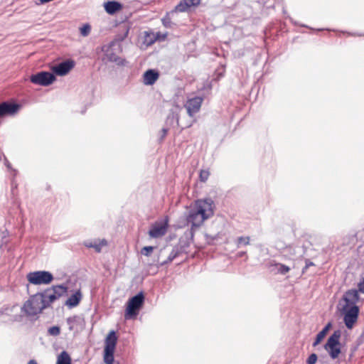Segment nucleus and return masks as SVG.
<instances>
[{"mask_svg": "<svg viewBox=\"0 0 364 364\" xmlns=\"http://www.w3.org/2000/svg\"><path fill=\"white\" fill-rule=\"evenodd\" d=\"M44 299L41 292L31 295L23 304L21 311L27 316H34L42 312L46 308H43Z\"/></svg>", "mask_w": 364, "mask_h": 364, "instance_id": "obj_1", "label": "nucleus"}, {"mask_svg": "<svg viewBox=\"0 0 364 364\" xmlns=\"http://www.w3.org/2000/svg\"><path fill=\"white\" fill-rule=\"evenodd\" d=\"M341 331L340 330L335 331L333 334L328 338L323 348L328 352L330 358L333 360L336 359L341 352L340 338Z\"/></svg>", "mask_w": 364, "mask_h": 364, "instance_id": "obj_2", "label": "nucleus"}, {"mask_svg": "<svg viewBox=\"0 0 364 364\" xmlns=\"http://www.w3.org/2000/svg\"><path fill=\"white\" fill-rule=\"evenodd\" d=\"M67 291V287L64 285H55L48 288L41 292L44 299L43 308H48L55 300L58 299Z\"/></svg>", "mask_w": 364, "mask_h": 364, "instance_id": "obj_3", "label": "nucleus"}, {"mask_svg": "<svg viewBox=\"0 0 364 364\" xmlns=\"http://www.w3.org/2000/svg\"><path fill=\"white\" fill-rule=\"evenodd\" d=\"M144 296L142 292H139L132 297L127 304L126 311L124 314L125 319H130L138 315L139 310L143 305Z\"/></svg>", "mask_w": 364, "mask_h": 364, "instance_id": "obj_4", "label": "nucleus"}, {"mask_svg": "<svg viewBox=\"0 0 364 364\" xmlns=\"http://www.w3.org/2000/svg\"><path fill=\"white\" fill-rule=\"evenodd\" d=\"M28 281L35 285L48 284L53 280V274L48 271H36L27 274Z\"/></svg>", "mask_w": 364, "mask_h": 364, "instance_id": "obj_5", "label": "nucleus"}, {"mask_svg": "<svg viewBox=\"0 0 364 364\" xmlns=\"http://www.w3.org/2000/svg\"><path fill=\"white\" fill-rule=\"evenodd\" d=\"M204 214V212L202 213V209H197L194 205L186 216V222L191 225L192 228H198L207 220Z\"/></svg>", "mask_w": 364, "mask_h": 364, "instance_id": "obj_6", "label": "nucleus"}, {"mask_svg": "<svg viewBox=\"0 0 364 364\" xmlns=\"http://www.w3.org/2000/svg\"><path fill=\"white\" fill-rule=\"evenodd\" d=\"M32 83L42 86H48L55 80V76L53 73L42 71L30 77Z\"/></svg>", "mask_w": 364, "mask_h": 364, "instance_id": "obj_7", "label": "nucleus"}, {"mask_svg": "<svg viewBox=\"0 0 364 364\" xmlns=\"http://www.w3.org/2000/svg\"><path fill=\"white\" fill-rule=\"evenodd\" d=\"M342 311L344 314L343 321L346 326L351 329L354 323L357 321L359 315V308L358 306L350 307H342Z\"/></svg>", "mask_w": 364, "mask_h": 364, "instance_id": "obj_8", "label": "nucleus"}, {"mask_svg": "<svg viewBox=\"0 0 364 364\" xmlns=\"http://www.w3.org/2000/svg\"><path fill=\"white\" fill-rule=\"evenodd\" d=\"M194 205L197 209H202V213H205L204 217L207 219L213 216L215 207L211 198L198 199L195 201Z\"/></svg>", "mask_w": 364, "mask_h": 364, "instance_id": "obj_9", "label": "nucleus"}, {"mask_svg": "<svg viewBox=\"0 0 364 364\" xmlns=\"http://www.w3.org/2000/svg\"><path fill=\"white\" fill-rule=\"evenodd\" d=\"M203 99L201 97H194L187 100L185 107L187 109L188 114L193 117L195 114L200 111Z\"/></svg>", "mask_w": 364, "mask_h": 364, "instance_id": "obj_10", "label": "nucleus"}, {"mask_svg": "<svg viewBox=\"0 0 364 364\" xmlns=\"http://www.w3.org/2000/svg\"><path fill=\"white\" fill-rule=\"evenodd\" d=\"M359 299L358 291L355 289H349L345 292L342 300L345 301V304L343 307L346 309L353 306H357L356 303Z\"/></svg>", "mask_w": 364, "mask_h": 364, "instance_id": "obj_11", "label": "nucleus"}, {"mask_svg": "<svg viewBox=\"0 0 364 364\" xmlns=\"http://www.w3.org/2000/svg\"><path fill=\"white\" fill-rule=\"evenodd\" d=\"M75 65L73 60H65L52 68L53 72L58 75L63 76L66 75Z\"/></svg>", "mask_w": 364, "mask_h": 364, "instance_id": "obj_12", "label": "nucleus"}, {"mask_svg": "<svg viewBox=\"0 0 364 364\" xmlns=\"http://www.w3.org/2000/svg\"><path fill=\"white\" fill-rule=\"evenodd\" d=\"M20 105L16 103L3 102L0 103V117L7 114H14L20 109Z\"/></svg>", "mask_w": 364, "mask_h": 364, "instance_id": "obj_13", "label": "nucleus"}, {"mask_svg": "<svg viewBox=\"0 0 364 364\" xmlns=\"http://www.w3.org/2000/svg\"><path fill=\"white\" fill-rule=\"evenodd\" d=\"M167 231V224L165 223H155L152 225L149 231L150 237L157 238L164 236Z\"/></svg>", "mask_w": 364, "mask_h": 364, "instance_id": "obj_14", "label": "nucleus"}, {"mask_svg": "<svg viewBox=\"0 0 364 364\" xmlns=\"http://www.w3.org/2000/svg\"><path fill=\"white\" fill-rule=\"evenodd\" d=\"M201 0H180L179 3L175 6L174 11L176 12H186L191 6H198Z\"/></svg>", "mask_w": 364, "mask_h": 364, "instance_id": "obj_15", "label": "nucleus"}, {"mask_svg": "<svg viewBox=\"0 0 364 364\" xmlns=\"http://www.w3.org/2000/svg\"><path fill=\"white\" fill-rule=\"evenodd\" d=\"M159 77V74L158 71L153 69H149L144 73L143 82L146 85H152L158 80Z\"/></svg>", "mask_w": 364, "mask_h": 364, "instance_id": "obj_16", "label": "nucleus"}, {"mask_svg": "<svg viewBox=\"0 0 364 364\" xmlns=\"http://www.w3.org/2000/svg\"><path fill=\"white\" fill-rule=\"evenodd\" d=\"M105 56L108 61L114 62L118 65H124L126 63V60L119 57L111 47L106 50Z\"/></svg>", "mask_w": 364, "mask_h": 364, "instance_id": "obj_17", "label": "nucleus"}, {"mask_svg": "<svg viewBox=\"0 0 364 364\" xmlns=\"http://www.w3.org/2000/svg\"><path fill=\"white\" fill-rule=\"evenodd\" d=\"M104 7L107 14L113 15L122 9V4L116 1H108L105 3Z\"/></svg>", "mask_w": 364, "mask_h": 364, "instance_id": "obj_18", "label": "nucleus"}, {"mask_svg": "<svg viewBox=\"0 0 364 364\" xmlns=\"http://www.w3.org/2000/svg\"><path fill=\"white\" fill-rule=\"evenodd\" d=\"M82 299V294L80 290L72 294L66 301L65 305L70 307H75L78 305Z\"/></svg>", "mask_w": 364, "mask_h": 364, "instance_id": "obj_19", "label": "nucleus"}, {"mask_svg": "<svg viewBox=\"0 0 364 364\" xmlns=\"http://www.w3.org/2000/svg\"><path fill=\"white\" fill-rule=\"evenodd\" d=\"M189 247V242L185 240H180L179 242L176 245L173 250L175 252H177L178 256L187 252V249Z\"/></svg>", "mask_w": 364, "mask_h": 364, "instance_id": "obj_20", "label": "nucleus"}, {"mask_svg": "<svg viewBox=\"0 0 364 364\" xmlns=\"http://www.w3.org/2000/svg\"><path fill=\"white\" fill-rule=\"evenodd\" d=\"M117 341V338L116 336L115 332L114 331H110L106 338L105 348L114 350Z\"/></svg>", "mask_w": 364, "mask_h": 364, "instance_id": "obj_21", "label": "nucleus"}, {"mask_svg": "<svg viewBox=\"0 0 364 364\" xmlns=\"http://www.w3.org/2000/svg\"><path fill=\"white\" fill-rule=\"evenodd\" d=\"M331 327V323H328L326 326L316 335V339L313 343V346L315 347L318 345L323 338L326 335L327 332L329 331Z\"/></svg>", "mask_w": 364, "mask_h": 364, "instance_id": "obj_22", "label": "nucleus"}, {"mask_svg": "<svg viewBox=\"0 0 364 364\" xmlns=\"http://www.w3.org/2000/svg\"><path fill=\"white\" fill-rule=\"evenodd\" d=\"M56 364H71V358L65 350L62 351L58 356Z\"/></svg>", "mask_w": 364, "mask_h": 364, "instance_id": "obj_23", "label": "nucleus"}, {"mask_svg": "<svg viewBox=\"0 0 364 364\" xmlns=\"http://www.w3.org/2000/svg\"><path fill=\"white\" fill-rule=\"evenodd\" d=\"M114 350L105 348L104 361L106 364H112L114 363Z\"/></svg>", "mask_w": 364, "mask_h": 364, "instance_id": "obj_24", "label": "nucleus"}, {"mask_svg": "<svg viewBox=\"0 0 364 364\" xmlns=\"http://www.w3.org/2000/svg\"><path fill=\"white\" fill-rule=\"evenodd\" d=\"M274 266L276 267L277 273L282 274H286L290 271V268L284 264L275 263Z\"/></svg>", "mask_w": 364, "mask_h": 364, "instance_id": "obj_25", "label": "nucleus"}, {"mask_svg": "<svg viewBox=\"0 0 364 364\" xmlns=\"http://www.w3.org/2000/svg\"><path fill=\"white\" fill-rule=\"evenodd\" d=\"M177 252H175L172 249L171 253L169 254L168 258L166 260L164 261L160 264V266L166 265L170 262H171L175 258L178 257Z\"/></svg>", "mask_w": 364, "mask_h": 364, "instance_id": "obj_26", "label": "nucleus"}, {"mask_svg": "<svg viewBox=\"0 0 364 364\" xmlns=\"http://www.w3.org/2000/svg\"><path fill=\"white\" fill-rule=\"evenodd\" d=\"M250 237H243V236H241V237H237V247H240L241 245H247L250 244Z\"/></svg>", "mask_w": 364, "mask_h": 364, "instance_id": "obj_27", "label": "nucleus"}, {"mask_svg": "<svg viewBox=\"0 0 364 364\" xmlns=\"http://www.w3.org/2000/svg\"><path fill=\"white\" fill-rule=\"evenodd\" d=\"M80 34L82 36H87L90 31H91V26L88 23L84 24L80 28Z\"/></svg>", "mask_w": 364, "mask_h": 364, "instance_id": "obj_28", "label": "nucleus"}, {"mask_svg": "<svg viewBox=\"0 0 364 364\" xmlns=\"http://www.w3.org/2000/svg\"><path fill=\"white\" fill-rule=\"evenodd\" d=\"M209 175L210 173L208 170H201L199 174L200 181L202 182H205L208 180Z\"/></svg>", "mask_w": 364, "mask_h": 364, "instance_id": "obj_29", "label": "nucleus"}, {"mask_svg": "<svg viewBox=\"0 0 364 364\" xmlns=\"http://www.w3.org/2000/svg\"><path fill=\"white\" fill-rule=\"evenodd\" d=\"M146 41L147 43L149 45H151V44L154 43L156 41V39L159 38V33L157 34L156 36H155L154 33H152L151 36L147 33L146 35Z\"/></svg>", "mask_w": 364, "mask_h": 364, "instance_id": "obj_30", "label": "nucleus"}, {"mask_svg": "<svg viewBox=\"0 0 364 364\" xmlns=\"http://www.w3.org/2000/svg\"><path fill=\"white\" fill-rule=\"evenodd\" d=\"M154 248V247H152V246H145V247H144L141 249V252L142 255H144L145 256H150V255L152 252Z\"/></svg>", "mask_w": 364, "mask_h": 364, "instance_id": "obj_31", "label": "nucleus"}, {"mask_svg": "<svg viewBox=\"0 0 364 364\" xmlns=\"http://www.w3.org/2000/svg\"><path fill=\"white\" fill-rule=\"evenodd\" d=\"M48 333L52 336H58L60 334V330L58 326H52L49 328Z\"/></svg>", "mask_w": 364, "mask_h": 364, "instance_id": "obj_32", "label": "nucleus"}, {"mask_svg": "<svg viewBox=\"0 0 364 364\" xmlns=\"http://www.w3.org/2000/svg\"><path fill=\"white\" fill-rule=\"evenodd\" d=\"M317 355L316 353H311L306 360L307 364H315L317 360Z\"/></svg>", "mask_w": 364, "mask_h": 364, "instance_id": "obj_33", "label": "nucleus"}, {"mask_svg": "<svg viewBox=\"0 0 364 364\" xmlns=\"http://www.w3.org/2000/svg\"><path fill=\"white\" fill-rule=\"evenodd\" d=\"M162 23L166 28H170L171 26V18L166 16L164 18H162Z\"/></svg>", "mask_w": 364, "mask_h": 364, "instance_id": "obj_34", "label": "nucleus"}, {"mask_svg": "<svg viewBox=\"0 0 364 364\" xmlns=\"http://www.w3.org/2000/svg\"><path fill=\"white\" fill-rule=\"evenodd\" d=\"M314 265L315 264L313 262L310 261L308 259H306L305 260V267L302 269V273L304 274L309 267H310L311 266H314Z\"/></svg>", "mask_w": 364, "mask_h": 364, "instance_id": "obj_35", "label": "nucleus"}, {"mask_svg": "<svg viewBox=\"0 0 364 364\" xmlns=\"http://www.w3.org/2000/svg\"><path fill=\"white\" fill-rule=\"evenodd\" d=\"M358 291L364 293V278L363 279L362 281H360L358 283Z\"/></svg>", "mask_w": 364, "mask_h": 364, "instance_id": "obj_36", "label": "nucleus"}, {"mask_svg": "<svg viewBox=\"0 0 364 364\" xmlns=\"http://www.w3.org/2000/svg\"><path fill=\"white\" fill-rule=\"evenodd\" d=\"M93 248L96 250V252H100L101 251L102 245L101 244H94Z\"/></svg>", "mask_w": 364, "mask_h": 364, "instance_id": "obj_37", "label": "nucleus"}, {"mask_svg": "<svg viewBox=\"0 0 364 364\" xmlns=\"http://www.w3.org/2000/svg\"><path fill=\"white\" fill-rule=\"evenodd\" d=\"M161 132H162V136H161V137H162V138H164V137L166 136V135L167 132H168V129H167L164 128V129H162Z\"/></svg>", "mask_w": 364, "mask_h": 364, "instance_id": "obj_38", "label": "nucleus"}, {"mask_svg": "<svg viewBox=\"0 0 364 364\" xmlns=\"http://www.w3.org/2000/svg\"><path fill=\"white\" fill-rule=\"evenodd\" d=\"M28 364H38V363L36 362V360L32 359L28 361Z\"/></svg>", "mask_w": 364, "mask_h": 364, "instance_id": "obj_39", "label": "nucleus"}, {"mask_svg": "<svg viewBox=\"0 0 364 364\" xmlns=\"http://www.w3.org/2000/svg\"><path fill=\"white\" fill-rule=\"evenodd\" d=\"M73 321H74V318H71V317H69V318H67V322H68V323H72V322H73Z\"/></svg>", "mask_w": 364, "mask_h": 364, "instance_id": "obj_40", "label": "nucleus"}, {"mask_svg": "<svg viewBox=\"0 0 364 364\" xmlns=\"http://www.w3.org/2000/svg\"><path fill=\"white\" fill-rule=\"evenodd\" d=\"M85 245L88 247H92L93 248V246H94V244H92V242L90 243H87L85 244Z\"/></svg>", "mask_w": 364, "mask_h": 364, "instance_id": "obj_41", "label": "nucleus"}, {"mask_svg": "<svg viewBox=\"0 0 364 364\" xmlns=\"http://www.w3.org/2000/svg\"><path fill=\"white\" fill-rule=\"evenodd\" d=\"M107 244V242L104 240L102 242V245H105Z\"/></svg>", "mask_w": 364, "mask_h": 364, "instance_id": "obj_42", "label": "nucleus"}, {"mask_svg": "<svg viewBox=\"0 0 364 364\" xmlns=\"http://www.w3.org/2000/svg\"><path fill=\"white\" fill-rule=\"evenodd\" d=\"M6 166H7V167H9V163H8V161H6Z\"/></svg>", "mask_w": 364, "mask_h": 364, "instance_id": "obj_43", "label": "nucleus"}, {"mask_svg": "<svg viewBox=\"0 0 364 364\" xmlns=\"http://www.w3.org/2000/svg\"><path fill=\"white\" fill-rule=\"evenodd\" d=\"M6 166H7V167H9V163H8V161H6Z\"/></svg>", "mask_w": 364, "mask_h": 364, "instance_id": "obj_44", "label": "nucleus"}, {"mask_svg": "<svg viewBox=\"0 0 364 364\" xmlns=\"http://www.w3.org/2000/svg\"><path fill=\"white\" fill-rule=\"evenodd\" d=\"M6 166H7V167H9V163H8V161H6Z\"/></svg>", "mask_w": 364, "mask_h": 364, "instance_id": "obj_45", "label": "nucleus"}]
</instances>
